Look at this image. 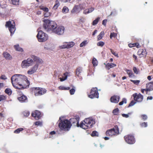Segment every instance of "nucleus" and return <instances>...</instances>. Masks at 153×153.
Listing matches in <instances>:
<instances>
[{"label": "nucleus", "instance_id": "f257e3e1", "mask_svg": "<svg viewBox=\"0 0 153 153\" xmlns=\"http://www.w3.org/2000/svg\"><path fill=\"white\" fill-rule=\"evenodd\" d=\"M11 79L13 86L16 88L24 89L30 85L27 77L25 75L16 74L11 77Z\"/></svg>", "mask_w": 153, "mask_h": 153}, {"label": "nucleus", "instance_id": "f03ea898", "mask_svg": "<svg viewBox=\"0 0 153 153\" xmlns=\"http://www.w3.org/2000/svg\"><path fill=\"white\" fill-rule=\"evenodd\" d=\"M44 22L43 27L47 31L50 33H53L57 27L56 23L54 21H50L48 19H45L43 20Z\"/></svg>", "mask_w": 153, "mask_h": 153}, {"label": "nucleus", "instance_id": "7ed1b4c3", "mask_svg": "<svg viewBox=\"0 0 153 153\" xmlns=\"http://www.w3.org/2000/svg\"><path fill=\"white\" fill-rule=\"evenodd\" d=\"M58 126L60 130L67 131H69L72 126L70 122L68 120L65 119L60 120Z\"/></svg>", "mask_w": 153, "mask_h": 153}, {"label": "nucleus", "instance_id": "20e7f679", "mask_svg": "<svg viewBox=\"0 0 153 153\" xmlns=\"http://www.w3.org/2000/svg\"><path fill=\"white\" fill-rule=\"evenodd\" d=\"M32 91L35 96H39L43 95L47 91L46 89L42 88L33 87L31 88Z\"/></svg>", "mask_w": 153, "mask_h": 153}, {"label": "nucleus", "instance_id": "39448f33", "mask_svg": "<svg viewBox=\"0 0 153 153\" xmlns=\"http://www.w3.org/2000/svg\"><path fill=\"white\" fill-rule=\"evenodd\" d=\"M119 134V128L117 125L115 126L113 128L107 130L105 132L107 136L111 137L113 135H117Z\"/></svg>", "mask_w": 153, "mask_h": 153}, {"label": "nucleus", "instance_id": "423d86ee", "mask_svg": "<svg viewBox=\"0 0 153 153\" xmlns=\"http://www.w3.org/2000/svg\"><path fill=\"white\" fill-rule=\"evenodd\" d=\"M36 36L38 41L41 42L46 41L48 38V35L42 30L39 31Z\"/></svg>", "mask_w": 153, "mask_h": 153}, {"label": "nucleus", "instance_id": "0eeeda50", "mask_svg": "<svg viewBox=\"0 0 153 153\" xmlns=\"http://www.w3.org/2000/svg\"><path fill=\"white\" fill-rule=\"evenodd\" d=\"M33 60L30 58H28L26 60H23L21 65L22 68H27L33 65Z\"/></svg>", "mask_w": 153, "mask_h": 153}, {"label": "nucleus", "instance_id": "6e6552de", "mask_svg": "<svg viewBox=\"0 0 153 153\" xmlns=\"http://www.w3.org/2000/svg\"><path fill=\"white\" fill-rule=\"evenodd\" d=\"M99 94L97 88H91L88 96L91 99L98 98L99 97Z\"/></svg>", "mask_w": 153, "mask_h": 153}, {"label": "nucleus", "instance_id": "1a4fd4ad", "mask_svg": "<svg viewBox=\"0 0 153 153\" xmlns=\"http://www.w3.org/2000/svg\"><path fill=\"white\" fill-rule=\"evenodd\" d=\"M124 139L126 142L128 143L132 144L135 142V139L134 136L131 134H128L124 137Z\"/></svg>", "mask_w": 153, "mask_h": 153}, {"label": "nucleus", "instance_id": "9d476101", "mask_svg": "<svg viewBox=\"0 0 153 153\" xmlns=\"http://www.w3.org/2000/svg\"><path fill=\"white\" fill-rule=\"evenodd\" d=\"M5 26L9 28V30L11 34L14 33L16 30L15 27V25L11 24V21L7 22L6 23Z\"/></svg>", "mask_w": 153, "mask_h": 153}, {"label": "nucleus", "instance_id": "9b49d317", "mask_svg": "<svg viewBox=\"0 0 153 153\" xmlns=\"http://www.w3.org/2000/svg\"><path fill=\"white\" fill-rule=\"evenodd\" d=\"M153 90V82H150L146 85V89H141V92L143 94L144 91L146 92V94H147V92L151 91Z\"/></svg>", "mask_w": 153, "mask_h": 153}, {"label": "nucleus", "instance_id": "f8f14e48", "mask_svg": "<svg viewBox=\"0 0 153 153\" xmlns=\"http://www.w3.org/2000/svg\"><path fill=\"white\" fill-rule=\"evenodd\" d=\"M133 96L134 100L137 102H141L143 100V96L140 93H134L133 94Z\"/></svg>", "mask_w": 153, "mask_h": 153}, {"label": "nucleus", "instance_id": "ddd939ff", "mask_svg": "<svg viewBox=\"0 0 153 153\" xmlns=\"http://www.w3.org/2000/svg\"><path fill=\"white\" fill-rule=\"evenodd\" d=\"M64 27L62 26L57 27L54 33L58 35H61L64 33Z\"/></svg>", "mask_w": 153, "mask_h": 153}, {"label": "nucleus", "instance_id": "4468645a", "mask_svg": "<svg viewBox=\"0 0 153 153\" xmlns=\"http://www.w3.org/2000/svg\"><path fill=\"white\" fill-rule=\"evenodd\" d=\"M84 120L85 122L88 124L87 126H89L90 128H91L93 125L95 123L94 120L91 118H85Z\"/></svg>", "mask_w": 153, "mask_h": 153}, {"label": "nucleus", "instance_id": "2eb2a0df", "mask_svg": "<svg viewBox=\"0 0 153 153\" xmlns=\"http://www.w3.org/2000/svg\"><path fill=\"white\" fill-rule=\"evenodd\" d=\"M147 54V52L145 49H140L137 52V55L139 56L140 58L145 57Z\"/></svg>", "mask_w": 153, "mask_h": 153}, {"label": "nucleus", "instance_id": "dca6fc26", "mask_svg": "<svg viewBox=\"0 0 153 153\" xmlns=\"http://www.w3.org/2000/svg\"><path fill=\"white\" fill-rule=\"evenodd\" d=\"M74 45L73 42H71L68 43L67 44H65L59 46V47L60 49H63L65 48H69L73 47Z\"/></svg>", "mask_w": 153, "mask_h": 153}, {"label": "nucleus", "instance_id": "f3484780", "mask_svg": "<svg viewBox=\"0 0 153 153\" xmlns=\"http://www.w3.org/2000/svg\"><path fill=\"white\" fill-rule=\"evenodd\" d=\"M41 112L38 111H35L31 114L32 116L36 120H38L40 119L41 116Z\"/></svg>", "mask_w": 153, "mask_h": 153}, {"label": "nucleus", "instance_id": "a211bd4d", "mask_svg": "<svg viewBox=\"0 0 153 153\" xmlns=\"http://www.w3.org/2000/svg\"><path fill=\"white\" fill-rule=\"evenodd\" d=\"M38 67V65L37 64L35 65L34 66L32 67L27 71L28 74L31 75L35 72Z\"/></svg>", "mask_w": 153, "mask_h": 153}, {"label": "nucleus", "instance_id": "6ab92c4d", "mask_svg": "<svg viewBox=\"0 0 153 153\" xmlns=\"http://www.w3.org/2000/svg\"><path fill=\"white\" fill-rule=\"evenodd\" d=\"M82 68L80 67H78L76 69V74L80 79H82V77L81 76V74L82 72Z\"/></svg>", "mask_w": 153, "mask_h": 153}, {"label": "nucleus", "instance_id": "aec40b11", "mask_svg": "<svg viewBox=\"0 0 153 153\" xmlns=\"http://www.w3.org/2000/svg\"><path fill=\"white\" fill-rule=\"evenodd\" d=\"M17 99L21 103L27 102H28L27 97L24 95H22L20 97H18Z\"/></svg>", "mask_w": 153, "mask_h": 153}, {"label": "nucleus", "instance_id": "412c9836", "mask_svg": "<svg viewBox=\"0 0 153 153\" xmlns=\"http://www.w3.org/2000/svg\"><path fill=\"white\" fill-rule=\"evenodd\" d=\"M120 98L119 96L114 95L111 97L110 100L112 102L117 103L119 102Z\"/></svg>", "mask_w": 153, "mask_h": 153}, {"label": "nucleus", "instance_id": "4be33fe9", "mask_svg": "<svg viewBox=\"0 0 153 153\" xmlns=\"http://www.w3.org/2000/svg\"><path fill=\"white\" fill-rule=\"evenodd\" d=\"M88 126V124L87 123H86L85 122V120L83 121H82L80 123V124L79 125V126H80L81 128L84 129H86L88 128H90L89 126Z\"/></svg>", "mask_w": 153, "mask_h": 153}, {"label": "nucleus", "instance_id": "5701e85b", "mask_svg": "<svg viewBox=\"0 0 153 153\" xmlns=\"http://www.w3.org/2000/svg\"><path fill=\"white\" fill-rule=\"evenodd\" d=\"M70 121H69L71 123H72L74 124L75 123H76L77 126L78 127L79 126V118H72L70 119Z\"/></svg>", "mask_w": 153, "mask_h": 153}, {"label": "nucleus", "instance_id": "b1692460", "mask_svg": "<svg viewBox=\"0 0 153 153\" xmlns=\"http://www.w3.org/2000/svg\"><path fill=\"white\" fill-rule=\"evenodd\" d=\"M79 9L78 5H75L73 9L71 11V12L72 13H77L80 12Z\"/></svg>", "mask_w": 153, "mask_h": 153}, {"label": "nucleus", "instance_id": "393cba45", "mask_svg": "<svg viewBox=\"0 0 153 153\" xmlns=\"http://www.w3.org/2000/svg\"><path fill=\"white\" fill-rule=\"evenodd\" d=\"M105 65V64H104ZM116 65L112 63H108L105 64V67L106 69L108 70H109L111 68H112L114 67H115Z\"/></svg>", "mask_w": 153, "mask_h": 153}, {"label": "nucleus", "instance_id": "a878e982", "mask_svg": "<svg viewBox=\"0 0 153 153\" xmlns=\"http://www.w3.org/2000/svg\"><path fill=\"white\" fill-rule=\"evenodd\" d=\"M4 57L6 59L10 60L12 58V56L8 53L7 52H4L3 53Z\"/></svg>", "mask_w": 153, "mask_h": 153}, {"label": "nucleus", "instance_id": "bb28decb", "mask_svg": "<svg viewBox=\"0 0 153 153\" xmlns=\"http://www.w3.org/2000/svg\"><path fill=\"white\" fill-rule=\"evenodd\" d=\"M31 57L34 61L38 63H41L42 62V59L39 58L37 56L33 55Z\"/></svg>", "mask_w": 153, "mask_h": 153}, {"label": "nucleus", "instance_id": "cd10ccee", "mask_svg": "<svg viewBox=\"0 0 153 153\" xmlns=\"http://www.w3.org/2000/svg\"><path fill=\"white\" fill-rule=\"evenodd\" d=\"M126 72L128 74L129 77H135V75L133 74L131 71L127 69L126 70Z\"/></svg>", "mask_w": 153, "mask_h": 153}, {"label": "nucleus", "instance_id": "c85d7f7f", "mask_svg": "<svg viewBox=\"0 0 153 153\" xmlns=\"http://www.w3.org/2000/svg\"><path fill=\"white\" fill-rule=\"evenodd\" d=\"M68 73L67 72H65L63 74V75L65 76H62V78L60 77L59 79L61 82H62L66 79L68 77Z\"/></svg>", "mask_w": 153, "mask_h": 153}, {"label": "nucleus", "instance_id": "c756f323", "mask_svg": "<svg viewBox=\"0 0 153 153\" xmlns=\"http://www.w3.org/2000/svg\"><path fill=\"white\" fill-rule=\"evenodd\" d=\"M60 5V3L58 0H56L55 1V3L53 7V9L54 10H56Z\"/></svg>", "mask_w": 153, "mask_h": 153}, {"label": "nucleus", "instance_id": "7c9ffc66", "mask_svg": "<svg viewBox=\"0 0 153 153\" xmlns=\"http://www.w3.org/2000/svg\"><path fill=\"white\" fill-rule=\"evenodd\" d=\"M39 8L40 9L43 10L44 12H47L49 11V9L48 8L43 6H40L39 7Z\"/></svg>", "mask_w": 153, "mask_h": 153}, {"label": "nucleus", "instance_id": "2f4dec72", "mask_svg": "<svg viewBox=\"0 0 153 153\" xmlns=\"http://www.w3.org/2000/svg\"><path fill=\"white\" fill-rule=\"evenodd\" d=\"M14 48L16 50L22 52L23 51V49L20 48L18 44L15 45L14 46Z\"/></svg>", "mask_w": 153, "mask_h": 153}, {"label": "nucleus", "instance_id": "473e14b6", "mask_svg": "<svg viewBox=\"0 0 153 153\" xmlns=\"http://www.w3.org/2000/svg\"><path fill=\"white\" fill-rule=\"evenodd\" d=\"M4 92L9 95H10L11 94L12 92L10 89L9 88H6L5 91Z\"/></svg>", "mask_w": 153, "mask_h": 153}, {"label": "nucleus", "instance_id": "72a5a7b5", "mask_svg": "<svg viewBox=\"0 0 153 153\" xmlns=\"http://www.w3.org/2000/svg\"><path fill=\"white\" fill-rule=\"evenodd\" d=\"M92 63L93 65V66L94 67H95L97 66V59L95 58H93L92 62Z\"/></svg>", "mask_w": 153, "mask_h": 153}, {"label": "nucleus", "instance_id": "f704fd0d", "mask_svg": "<svg viewBox=\"0 0 153 153\" xmlns=\"http://www.w3.org/2000/svg\"><path fill=\"white\" fill-rule=\"evenodd\" d=\"M85 3L81 4L78 5L80 10H82L85 9Z\"/></svg>", "mask_w": 153, "mask_h": 153}, {"label": "nucleus", "instance_id": "c9c22d12", "mask_svg": "<svg viewBox=\"0 0 153 153\" xmlns=\"http://www.w3.org/2000/svg\"><path fill=\"white\" fill-rule=\"evenodd\" d=\"M100 18L99 17H98L97 18H96L95 20L93 21L92 22V24L93 25H95L97 24L98 23V22L100 19Z\"/></svg>", "mask_w": 153, "mask_h": 153}, {"label": "nucleus", "instance_id": "e433bc0d", "mask_svg": "<svg viewBox=\"0 0 153 153\" xmlns=\"http://www.w3.org/2000/svg\"><path fill=\"white\" fill-rule=\"evenodd\" d=\"M104 35V32H101L100 34L97 36V40H101L103 36Z\"/></svg>", "mask_w": 153, "mask_h": 153}, {"label": "nucleus", "instance_id": "4c0bfd02", "mask_svg": "<svg viewBox=\"0 0 153 153\" xmlns=\"http://www.w3.org/2000/svg\"><path fill=\"white\" fill-rule=\"evenodd\" d=\"M59 88L60 90H68L70 89V88L69 87L65 88L64 86H60L59 87Z\"/></svg>", "mask_w": 153, "mask_h": 153}, {"label": "nucleus", "instance_id": "58836bf2", "mask_svg": "<svg viewBox=\"0 0 153 153\" xmlns=\"http://www.w3.org/2000/svg\"><path fill=\"white\" fill-rule=\"evenodd\" d=\"M119 110L118 108L114 109L113 111V113L114 115H118L119 114Z\"/></svg>", "mask_w": 153, "mask_h": 153}, {"label": "nucleus", "instance_id": "ea45409f", "mask_svg": "<svg viewBox=\"0 0 153 153\" xmlns=\"http://www.w3.org/2000/svg\"><path fill=\"white\" fill-rule=\"evenodd\" d=\"M23 130L24 129L22 128H18L14 131V133L16 134H18Z\"/></svg>", "mask_w": 153, "mask_h": 153}, {"label": "nucleus", "instance_id": "a19ab883", "mask_svg": "<svg viewBox=\"0 0 153 153\" xmlns=\"http://www.w3.org/2000/svg\"><path fill=\"white\" fill-rule=\"evenodd\" d=\"M69 9L68 7L66 6H64L63 7L62 10V12L64 13H67L68 12Z\"/></svg>", "mask_w": 153, "mask_h": 153}, {"label": "nucleus", "instance_id": "79ce46f5", "mask_svg": "<svg viewBox=\"0 0 153 153\" xmlns=\"http://www.w3.org/2000/svg\"><path fill=\"white\" fill-rule=\"evenodd\" d=\"M91 135L92 137H98V132L96 131H93L91 134Z\"/></svg>", "mask_w": 153, "mask_h": 153}, {"label": "nucleus", "instance_id": "37998d69", "mask_svg": "<svg viewBox=\"0 0 153 153\" xmlns=\"http://www.w3.org/2000/svg\"><path fill=\"white\" fill-rule=\"evenodd\" d=\"M88 42L87 40H85L84 41H83L80 44V47H83L84 46H85L87 44H88Z\"/></svg>", "mask_w": 153, "mask_h": 153}, {"label": "nucleus", "instance_id": "c03bdc74", "mask_svg": "<svg viewBox=\"0 0 153 153\" xmlns=\"http://www.w3.org/2000/svg\"><path fill=\"white\" fill-rule=\"evenodd\" d=\"M117 36V33H110V39H112L113 37L114 38L116 37Z\"/></svg>", "mask_w": 153, "mask_h": 153}, {"label": "nucleus", "instance_id": "a18cd8bd", "mask_svg": "<svg viewBox=\"0 0 153 153\" xmlns=\"http://www.w3.org/2000/svg\"><path fill=\"white\" fill-rule=\"evenodd\" d=\"M13 5H17L19 4V0H11Z\"/></svg>", "mask_w": 153, "mask_h": 153}, {"label": "nucleus", "instance_id": "49530a36", "mask_svg": "<svg viewBox=\"0 0 153 153\" xmlns=\"http://www.w3.org/2000/svg\"><path fill=\"white\" fill-rule=\"evenodd\" d=\"M126 99L125 98H124L122 99V100L119 102V104L120 105H122L124 104V103H126Z\"/></svg>", "mask_w": 153, "mask_h": 153}, {"label": "nucleus", "instance_id": "de8ad7c7", "mask_svg": "<svg viewBox=\"0 0 153 153\" xmlns=\"http://www.w3.org/2000/svg\"><path fill=\"white\" fill-rule=\"evenodd\" d=\"M140 125L141 127H146L147 126V123L143 122L141 123L140 124Z\"/></svg>", "mask_w": 153, "mask_h": 153}, {"label": "nucleus", "instance_id": "09e8293b", "mask_svg": "<svg viewBox=\"0 0 153 153\" xmlns=\"http://www.w3.org/2000/svg\"><path fill=\"white\" fill-rule=\"evenodd\" d=\"M130 81L133 82L134 84L136 85H138L140 82V81L139 80H130Z\"/></svg>", "mask_w": 153, "mask_h": 153}, {"label": "nucleus", "instance_id": "8fccbe9b", "mask_svg": "<svg viewBox=\"0 0 153 153\" xmlns=\"http://www.w3.org/2000/svg\"><path fill=\"white\" fill-rule=\"evenodd\" d=\"M104 44L105 43L103 42L100 41L97 43V45L98 46L102 47L104 45Z\"/></svg>", "mask_w": 153, "mask_h": 153}, {"label": "nucleus", "instance_id": "3c124183", "mask_svg": "<svg viewBox=\"0 0 153 153\" xmlns=\"http://www.w3.org/2000/svg\"><path fill=\"white\" fill-rule=\"evenodd\" d=\"M34 124L37 126H41L42 125V122L40 121L35 122Z\"/></svg>", "mask_w": 153, "mask_h": 153}, {"label": "nucleus", "instance_id": "603ef678", "mask_svg": "<svg viewBox=\"0 0 153 153\" xmlns=\"http://www.w3.org/2000/svg\"><path fill=\"white\" fill-rule=\"evenodd\" d=\"M110 51L111 52V53L113 54L114 56H116L117 57H118V54L117 53L113 51L111 49H110Z\"/></svg>", "mask_w": 153, "mask_h": 153}, {"label": "nucleus", "instance_id": "864d4df0", "mask_svg": "<svg viewBox=\"0 0 153 153\" xmlns=\"http://www.w3.org/2000/svg\"><path fill=\"white\" fill-rule=\"evenodd\" d=\"M69 91L71 95L74 94L75 91V88L74 87V88H72V89H70Z\"/></svg>", "mask_w": 153, "mask_h": 153}, {"label": "nucleus", "instance_id": "5fc2aeb1", "mask_svg": "<svg viewBox=\"0 0 153 153\" xmlns=\"http://www.w3.org/2000/svg\"><path fill=\"white\" fill-rule=\"evenodd\" d=\"M30 113L28 111H25L23 112L24 115L25 117H27L30 115Z\"/></svg>", "mask_w": 153, "mask_h": 153}, {"label": "nucleus", "instance_id": "6e6d98bb", "mask_svg": "<svg viewBox=\"0 0 153 153\" xmlns=\"http://www.w3.org/2000/svg\"><path fill=\"white\" fill-rule=\"evenodd\" d=\"M140 116L142 118V119L144 120H145L147 119V117L145 114L142 115Z\"/></svg>", "mask_w": 153, "mask_h": 153}, {"label": "nucleus", "instance_id": "4d7b16f0", "mask_svg": "<svg viewBox=\"0 0 153 153\" xmlns=\"http://www.w3.org/2000/svg\"><path fill=\"white\" fill-rule=\"evenodd\" d=\"M7 77L5 75H2L0 77V79L3 80L7 79Z\"/></svg>", "mask_w": 153, "mask_h": 153}, {"label": "nucleus", "instance_id": "13d9d810", "mask_svg": "<svg viewBox=\"0 0 153 153\" xmlns=\"http://www.w3.org/2000/svg\"><path fill=\"white\" fill-rule=\"evenodd\" d=\"M130 113H128V114H122V115L123 117L127 118L129 117V114H130Z\"/></svg>", "mask_w": 153, "mask_h": 153}, {"label": "nucleus", "instance_id": "bf43d9fd", "mask_svg": "<svg viewBox=\"0 0 153 153\" xmlns=\"http://www.w3.org/2000/svg\"><path fill=\"white\" fill-rule=\"evenodd\" d=\"M135 103V102H134L133 100H132L131 102L129 104L128 107H129L130 106H133L134 105Z\"/></svg>", "mask_w": 153, "mask_h": 153}, {"label": "nucleus", "instance_id": "052dcab7", "mask_svg": "<svg viewBox=\"0 0 153 153\" xmlns=\"http://www.w3.org/2000/svg\"><path fill=\"white\" fill-rule=\"evenodd\" d=\"M6 99L5 97L3 95H0V101L1 100H5Z\"/></svg>", "mask_w": 153, "mask_h": 153}, {"label": "nucleus", "instance_id": "680f3d73", "mask_svg": "<svg viewBox=\"0 0 153 153\" xmlns=\"http://www.w3.org/2000/svg\"><path fill=\"white\" fill-rule=\"evenodd\" d=\"M133 70L134 73L137 74L138 73V71H137V68L136 67H134L133 68Z\"/></svg>", "mask_w": 153, "mask_h": 153}, {"label": "nucleus", "instance_id": "e2e57ef3", "mask_svg": "<svg viewBox=\"0 0 153 153\" xmlns=\"http://www.w3.org/2000/svg\"><path fill=\"white\" fill-rule=\"evenodd\" d=\"M135 47H136L137 48H139L140 47V46L139 45V44L138 43L136 42L134 43Z\"/></svg>", "mask_w": 153, "mask_h": 153}, {"label": "nucleus", "instance_id": "0e129e2a", "mask_svg": "<svg viewBox=\"0 0 153 153\" xmlns=\"http://www.w3.org/2000/svg\"><path fill=\"white\" fill-rule=\"evenodd\" d=\"M94 10V9L93 7H91L88 9V11L89 12V13L92 12Z\"/></svg>", "mask_w": 153, "mask_h": 153}, {"label": "nucleus", "instance_id": "69168bd1", "mask_svg": "<svg viewBox=\"0 0 153 153\" xmlns=\"http://www.w3.org/2000/svg\"><path fill=\"white\" fill-rule=\"evenodd\" d=\"M128 46L130 48H132L133 47H135L134 43L133 44L130 43L128 44Z\"/></svg>", "mask_w": 153, "mask_h": 153}, {"label": "nucleus", "instance_id": "338daca9", "mask_svg": "<svg viewBox=\"0 0 153 153\" xmlns=\"http://www.w3.org/2000/svg\"><path fill=\"white\" fill-rule=\"evenodd\" d=\"M83 13L85 14H87L89 13V12L88 11V10L86 9L84 10Z\"/></svg>", "mask_w": 153, "mask_h": 153}, {"label": "nucleus", "instance_id": "774afa93", "mask_svg": "<svg viewBox=\"0 0 153 153\" xmlns=\"http://www.w3.org/2000/svg\"><path fill=\"white\" fill-rule=\"evenodd\" d=\"M107 22V20L106 19L103 20L102 22V24L105 26L106 25Z\"/></svg>", "mask_w": 153, "mask_h": 153}]
</instances>
